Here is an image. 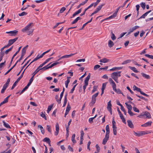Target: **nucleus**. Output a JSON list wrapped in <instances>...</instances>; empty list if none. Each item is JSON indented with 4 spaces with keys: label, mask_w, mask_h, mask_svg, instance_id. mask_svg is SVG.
Wrapping results in <instances>:
<instances>
[{
    "label": "nucleus",
    "mask_w": 153,
    "mask_h": 153,
    "mask_svg": "<svg viewBox=\"0 0 153 153\" xmlns=\"http://www.w3.org/2000/svg\"><path fill=\"white\" fill-rule=\"evenodd\" d=\"M43 141L44 142H46L47 143H48L49 145H50L51 141L49 138L48 137L45 138L43 140Z\"/></svg>",
    "instance_id": "f3484780"
},
{
    "label": "nucleus",
    "mask_w": 153,
    "mask_h": 153,
    "mask_svg": "<svg viewBox=\"0 0 153 153\" xmlns=\"http://www.w3.org/2000/svg\"><path fill=\"white\" fill-rule=\"evenodd\" d=\"M70 78H71V77H67V80L66 81H65V84H68L70 82V80L69 79Z\"/></svg>",
    "instance_id": "4d7b16f0"
},
{
    "label": "nucleus",
    "mask_w": 153,
    "mask_h": 153,
    "mask_svg": "<svg viewBox=\"0 0 153 153\" xmlns=\"http://www.w3.org/2000/svg\"><path fill=\"white\" fill-rule=\"evenodd\" d=\"M126 88L130 92L131 94H134V93L130 89L128 86H127Z\"/></svg>",
    "instance_id": "680f3d73"
},
{
    "label": "nucleus",
    "mask_w": 153,
    "mask_h": 153,
    "mask_svg": "<svg viewBox=\"0 0 153 153\" xmlns=\"http://www.w3.org/2000/svg\"><path fill=\"white\" fill-rule=\"evenodd\" d=\"M120 117L121 118V119L122 120L123 122L125 124H126V120L123 117V116L122 114H121V115H120Z\"/></svg>",
    "instance_id": "2f4dec72"
},
{
    "label": "nucleus",
    "mask_w": 153,
    "mask_h": 153,
    "mask_svg": "<svg viewBox=\"0 0 153 153\" xmlns=\"http://www.w3.org/2000/svg\"><path fill=\"white\" fill-rule=\"evenodd\" d=\"M40 59L39 57V56H38L37 57L35 58L33 61H32L30 63V64L27 66V67L31 63H32L34 61H35L37 60L38 59Z\"/></svg>",
    "instance_id": "58836bf2"
},
{
    "label": "nucleus",
    "mask_w": 153,
    "mask_h": 153,
    "mask_svg": "<svg viewBox=\"0 0 153 153\" xmlns=\"http://www.w3.org/2000/svg\"><path fill=\"white\" fill-rule=\"evenodd\" d=\"M134 132L135 135L137 137H140L149 133V132L146 133V131H139L137 132H136L134 131Z\"/></svg>",
    "instance_id": "7ed1b4c3"
},
{
    "label": "nucleus",
    "mask_w": 153,
    "mask_h": 153,
    "mask_svg": "<svg viewBox=\"0 0 153 153\" xmlns=\"http://www.w3.org/2000/svg\"><path fill=\"white\" fill-rule=\"evenodd\" d=\"M18 39V37H16L14 39H10V45L15 42Z\"/></svg>",
    "instance_id": "b1692460"
},
{
    "label": "nucleus",
    "mask_w": 153,
    "mask_h": 153,
    "mask_svg": "<svg viewBox=\"0 0 153 153\" xmlns=\"http://www.w3.org/2000/svg\"><path fill=\"white\" fill-rule=\"evenodd\" d=\"M120 109L121 110L124 112V114L125 115H126V111L125 110V109L124 108V107L123 106L122 107H121Z\"/></svg>",
    "instance_id": "e2e57ef3"
},
{
    "label": "nucleus",
    "mask_w": 153,
    "mask_h": 153,
    "mask_svg": "<svg viewBox=\"0 0 153 153\" xmlns=\"http://www.w3.org/2000/svg\"><path fill=\"white\" fill-rule=\"evenodd\" d=\"M109 138V136L105 135V138L103 139L102 143V144L103 145L105 144L108 140Z\"/></svg>",
    "instance_id": "0eeeda50"
},
{
    "label": "nucleus",
    "mask_w": 153,
    "mask_h": 153,
    "mask_svg": "<svg viewBox=\"0 0 153 153\" xmlns=\"http://www.w3.org/2000/svg\"><path fill=\"white\" fill-rule=\"evenodd\" d=\"M53 106V104H52V105H50L48 106V110H47V113H49V112L51 111V109L52 108Z\"/></svg>",
    "instance_id": "72a5a7b5"
},
{
    "label": "nucleus",
    "mask_w": 153,
    "mask_h": 153,
    "mask_svg": "<svg viewBox=\"0 0 153 153\" xmlns=\"http://www.w3.org/2000/svg\"><path fill=\"white\" fill-rule=\"evenodd\" d=\"M3 122L4 124V126L7 128H10V125L6 123L4 121H3Z\"/></svg>",
    "instance_id": "c9c22d12"
},
{
    "label": "nucleus",
    "mask_w": 153,
    "mask_h": 153,
    "mask_svg": "<svg viewBox=\"0 0 153 153\" xmlns=\"http://www.w3.org/2000/svg\"><path fill=\"white\" fill-rule=\"evenodd\" d=\"M71 107L69 103H68L67 107L66 108V111L69 112L71 109Z\"/></svg>",
    "instance_id": "c03bdc74"
},
{
    "label": "nucleus",
    "mask_w": 153,
    "mask_h": 153,
    "mask_svg": "<svg viewBox=\"0 0 153 153\" xmlns=\"http://www.w3.org/2000/svg\"><path fill=\"white\" fill-rule=\"evenodd\" d=\"M56 130L55 132V135L56 136L58 135L59 131V126L58 123H57L56 125Z\"/></svg>",
    "instance_id": "423d86ee"
},
{
    "label": "nucleus",
    "mask_w": 153,
    "mask_h": 153,
    "mask_svg": "<svg viewBox=\"0 0 153 153\" xmlns=\"http://www.w3.org/2000/svg\"><path fill=\"white\" fill-rule=\"evenodd\" d=\"M140 5L143 10H144L145 9L146 5L145 3L143 2L141 3Z\"/></svg>",
    "instance_id": "a19ab883"
},
{
    "label": "nucleus",
    "mask_w": 153,
    "mask_h": 153,
    "mask_svg": "<svg viewBox=\"0 0 153 153\" xmlns=\"http://www.w3.org/2000/svg\"><path fill=\"white\" fill-rule=\"evenodd\" d=\"M75 137V134H73L72 135V137H71V140L74 143H76V141L74 139Z\"/></svg>",
    "instance_id": "f704fd0d"
},
{
    "label": "nucleus",
    "mask_w": 153,
    "mask_h": 153,
    "mask_svg": "<svg viewBox=\"0 0 153 153\" xmlns=\"http://www.w3.org/2000/svg\"><path fill=\"white\" fill-rule=\"evenodd\" d=\"M38 127L40 128L42 133L43 134H44L45 133V130L42 126L41 125H39L38 126Z\"/></svg>",
    "instance_id": "a878e982"
},
{
    "label": "nucleus",
    "mask_w": 153,
    "mask_h": 153,
    "mask_svg": "<svg viewBox=\"0 0 153 153\" xmlns=\"http://www.w3.org/2000/svg\"><path fill=\"white\" fill-rule=\"evenodd\" d=\"M111 38L112 40H114L116 39V37L115 36L114 34L112 32H111Z\"/></svg>",
    "instance_id": "09e8293b"
},
{
    "label": "nucleus",
    "mask_w": 153,
    "mask_h": 153,
    "mask_svg": "<svg viewBox=\"0 0 153 153\" xmlns=\"http://www.w3.org/2000/svg\"><path fill=\"white\" fill-rule=\"evenodd\" d=\"M66 10V8L65 7H62L61 8V9H60L59 12L60 13H62L65 10Z\"/></svg>",
    "instance_id": "3c124183"
},
{
    "label": "nucleus",
    "mask_w": 153,
    "mask_h": 153,
    "mask_svg": "<svg viewBox=\"0 0 153 153\" xmlns=\"http://www.w3.org/2000/svg\"><path fill=\"white\" fill-rule=\"evenodd\" d=\"M145 56H146L148 57L149 58H150L153 59V56L152 55H150L148 54H146L145 55Z\"/></svg>",
    "instance_id": "603ef678"
},
{
    "label": "nucleus",
    "mask_w": 153,
    "mask_h": 153,
    "mask_svg": "<svg viewBox=\"0 0 153 153\" xmlns=\"http://www.w3.org/2000/svg\"><path fill=\"white\" fill-rule=\"evenodd\" d=\"M106 84L105 83H103L102 85V88H101V90L104 91L105 87H106Z\"/></svg>",
    "instance_id": "de8ad7c7"
},
{
    "label": "nucleus",
    "mask_w": 153,
    "mask_h": 153,
    "mask_svg": "<svg viewBox=\"0 0 153 153\" xmlns=\"http://www.w3.org/2000/svg\"><path fill=\"white\" fill-rule=\"evenodd\" d=\"M76 85H77V84H76L71 89V91L70 92V93H73V92L74 91V90L75 89V88L76 86Z\"/></svg>",
    "instance_id": "69168bd1"
},
{
    "label": "nucleus",
    "mask_w": 153,
    "mask_h": 153,
    "mask_svg": "<svg viewBox=\"0 0 153 153\" xmlns=\"http://www.w3.org/2000/svg\"><path fill=\"white\" fill-rule=\"evenodd\" d=\"M108 45L110 48H111L114 45V43L112 41L109 40L108 42Z\"/></svg>",
    "instance_id": "393cba45"
},
{
    "label": "nucleus",
    "mask_w": 153,
    "mask_h": 153,
    "mask_svg": "<svg viewBox=\"0 0 153 153\" xmlns=\"http://www.w3.org/2000/svg\"><path fill=\"white\" fill-rule=\"evenodd\" d=\"M100 66L98 65H96L94 67V70H96L98 68L100 67Z\"/></svg>",
    "instance_id": "bf43d9fd"
},
{
    "label": "nucleus",
    "mask_w": 153,
    "mask_h": 153,
    "mask_svg": "<svg viewBox=\"0 0 153 153\" xmlns=\"http://www.w3.org/2000/svg\"><path fill=\"white\" fill-rule=\"evenodd\" d=\"M25 48H23L22 50L21 56H24L26 53V50L25 49Z\"/></svg>",
    "instance_id": "c756f323"
},
{
    "label": "nucleus",
    "mask_w": 153,
    "mask_h": 153,
    "mask_svg": "<svg viewBox=\"0 0 153 153\" xmlns=\"http://www.w3.org/2000/svg\"><path fill=\"white\" fill-rule=\"evenodd\" d=\"M41 116L43 118H44L45 120H47V117L45 114L42 112V114H41Z\"/></svg>",
    "instance_id": "052dcab7"
},
{
    "label": "nucleus",
    "mask_w": 153,
    "mask_h": 153,
    "mask_svg": "<svg viewBox=\"0 0 153 153\" xmlns=\"http://www.w3.org/2000/svg\"><path fill=\"white\" fill-rule=\"evenodd\" d=\"M28 87H27V86H26L22 90V91L21 92L20 94H21L22 93H23L28 88Z\"/></svg>",
    "instance_id": "49530a36"
},
{
    "label": "nucleus",
    "mask_w": 153,
    "mask_h": 153,
    "mask_svg": "<svg viewBox=\"0 0 153 153\" xmlns=\"http://www.w3.org/2000/svg\"><path fill=\"white\" fill-rule=\"evenodd\" d=\"M21 79V78L19 77L18 78L17 80L15 81V82L13 84V86H12L11 89H13L16 86L17 83L18 82L20 79Z\"/></svg>",
    "instance_id": "9d476101"
},
{
    "label": "nucleus",
    "mask_w": 153,
    "mask_h": 153,
    "mask_svg": "<svg viewBox=\"0 0 153 153\" xmlns=\"http://www.w3.org/2000/svg\"><path fill=\"white\" fill-rule=\"evenodd\" d=\"M151 10H150L146 12L145 13L143 14L140 18V19H141V18H145V17L148 14H149V13L151 12Z\"/></svg>",
    "instance_id": "6ab92c4d"
},
{
    "label": "nucleus",
    "mask_w": 153,
    "mask_h": 153,
    "mask_svg": "<svg viewBox=\"0 0 153 153\" xmlns=\"http://www.w3.org/2000/svg\"><path fill=\"white\" fill-rule=\"evenodd\" d=\"M97 87L96 86H94L93 87V89L91 92L92 93H93L95 91H96L97 90Z\"/></svg>",
    "instance_id": "13d9d810"
},
{
    "label": "nucleus",
    "mask_w": 153,
    "mask_h": 153,
    "mask_svg": "<svg viewBox=\"0 0 153 153\" xmlns=\"http://www.w3.org/2000/svg\"><path fill=\"white\" fill-rule=\"evenodd\" d=\"M81 19V18L80 17H78L71 22V24L73 25L76 23L79 20Z\"/></svg>",
    "instance_id": "dca6fc26"
},
{
    "label": "nucleus",
    "mask_w": 153,
    "mask_h": 153,
    "mask_svg": "<svg viewBox=\"0 0 153 153\" xmlns=\"http://www.w3.org/2000/svg\"><path fill=\"white\" fill-rule=\"evenodd\" d=\"M112 105L111 103V101H109L107 104V109L108 110L111 109Z\"/></svg>",
    "instance_id": "a211bd4d"
},
{
    "label": "nucleus",
    "mask_w": 153,
    "mask_h": 153,
    "mask_svg": "<svg viewBox=\"0 0 153 153\" xmlns=\"http://www.w3.org/2000/svg\"><path fill=\"white\" fill-rule=\"evenodd\" d=\"M133 110L134 111L138 112V113L139 112V110L136 107H133Z\"/></svg>",
    "instance_id": "5fc2aeb1"
},
{
    "label": "nucleus",
    "mask_w": 153,
    "mask_h": 153,
    "mask_svg": "<svg viewBox=\"0 0 153 153\" xmlns=\"http://www.w3.org/2000/svg\"><path fill=\"white\" fill-rule=\"evenodd\" d=\"M135 30V28L134 27H133L132 28L130 29L129 30V32L128 33V34H130L131 33L133 32Z\"/></svg>",
    "instance_id": "a18cd8bd"
},
{
    "label": "nucleus",
    "mask_w": 153,
    "mask_h": 153,
    "mask_svg": "<svg viewBox=\"0 0 153 153\" xmlns=\"http://www.w3.org/2000/svg\"><path fill=\"white\" fill-rule=\"evenodd\" d=\"M67 94H66L65 95V99H64V104H63V107H65L67 101Z\"/></svg>",
    "instance_id": "5701e85b"
},
{
    "label": "nucleus",
    "mask_w": 153,
    "mask_h": 153,
    "mask_svg": "<svg viewBox=\"0 0 153 153\" xmlns=\"http://www.w3.org/2000/svg\"><path fill=\"white\" fill-rule=\"evenodd\" d=\"M125 104L126 105L128 111L131 110L132 109V106L131 105L128 104L127 102H126Z\"/></svg>",
    "instance_id": "cd10ccee"
},
{
    "label": "nucleus",
    "mask_w": 153,
    "mask_h": 153,
    "mask_svg": "<svg viewBox=\"0 0 153 153\" xmlns=\"http://www.w3.org/2000/svg\"><path fill=\"white\" fill-rule=\"evenodd\" d=\"M121 71L114 72L111 74V78L117 82L118 83V77L121 76Z\"/></svg>",
    "instance_id": "f257e3e1"
},
{
    "label": "nucleus",
    "mask_w": 153,
    "mask_h": 153,
    "mask_svg": "<svg viewBox=\"0 0 153 153\" xmlns=\"http://www.w3.org/2000/svg\"><path fill=\"white\" fill-rule=\"evenodd\" d=\"M128 113L131 116H133L135 114L131 111V110L128 111Z\"/></svg>",
    "instance_id": "0e129e2a"
},
{
    "label": "nucleus",
    "mask_w": 153,
    "mask_h": 153,
    "mask_svg": "<svg viewBox=\"0 0 153 153\" xmlns=\"http://www.w3.org/2000/svg\"><path fill=\"white\" fill-rule=\"evenodd\" d=\"M113 133L114 135H116L117 134V127L116 126L112 127Z\"/></svg>",
    "instance_id": "7c9ffc66"
},
{
    "label": "nucleus",
    "mask_w": 153,
    "mask_h": 153,
    "mask_svg": "<svg viewBox=\"0 0 153 153\" xmlns=\"http://www.w3.org/2000/svg\"><path fill=\"white\" fill-rule=\"evenodd\" d=\"M111 84L113 88V89L114 91L116 90V85L115 82Z\"/></svg>",
    "instance_id": "37998d69"
},
{
    "label": "nucleus",
    "mask_w": 153,
    "mask_h": 153,
    "mask_svg": "<svg viewBox=\"0 0 153 153\" xmlns=\"http://www.w3.org/2000/svg\"><path fill=\"white\" fill-rule=\"evenodd\" d=\"M96 148L97 149V153H98L99 152L100 150V147L98 144H97L96 145Z\"/></svg>",
    "instance_id": "6e6d98bb"
},
{
    "label": "nucleus",
    "mask_w": 153,
    "mask_h": 153,
    "mask_svg": "<svg viewBox=\"0 0 153 153\" xmlns=\"http://www.w3.org/2000/svg\"><path fill=\"white\" fill-rule=\"evenodd\" d=\"M114 91L116 92L118 94H121V92L119 89H116V90H114Z\"/></svg>",
    "instance_id": "774afa93"
},
{
    "label": "nucleus",
    "mask_w": 153,
    "mask_h": 153,
    "mask_svg": "<svg viewBox=\"0 0 153 153\" xmlns=\"http://www.w3.org/2000/svg\"><path fill=\"white\" fill-rule=\"evenodd\" d=\"M131 62L130 60L128 59L123 61L122 63V65H125L130 63Z\"/></svg>",
    "instance_id": "4c0bfd02"
},
{
    "label": "nucleus",
    "mask_w": 153,
    "mask_h": 153,
    "mask_svg": "<svg viewBox=\"0 0 153 153\" xmlns=\"http://www.w3.org/2000/svg\"><path fill=\"white\" fill-rule=\"evenodd\" d=\"M152 122V121H149L146 123L143 124L141 125L142 127H147L150 126L151 125Z\"/></svg>",
    "instance_id": "9b49d317"
},
{
    "label": "nucleus",
    "mask_w": 153,
    "mask_h": 153,
    "mask_svg": "<svg viewBox=\"0 0 153 153\" xmlns=\"http://www.w3.org/2000/svg\"><path fill=\"white\" fill-rule=\"evenodd\" d=\"M141 74L143 77L146 79H149L150 78V77L149 75H147L143 73H142Z\"/></svg>",
    "instance_id": "2eb2a0df"
},
{
    "label": "nucleus",
    "mask_w": 153,
    "mask_h": 153,
    "mask_svg": "<svg viewBox=\"0 0 153 153\" xmlns=\"http://www.w3.org/2000/svg\"><path fill=\"white\" fill-rule=\"evenodd\" d=\"M104 5V4H102L101 5L98 6L97 7L96 9V10H97L98 12L101 9L102 7Z\"/></svg>",
    "instance_id": "473e14b6"
},
{
    "label": "nucleus",
    "mask_w": 153,
    "mask_h": 153,
    "mask_svg": "<svg viewBox=\"0 0 153 153\" xmlns=\"http://www.w3.org/2000/svg\"><path fill=\"white\" fill-rule=\"evenodd\" d=\"M18 33V31L15 30L13 31H10V36H15Z\"/></svg>",
    "instance_id": "39448f33"
},
{
    "label": "nucleus",
    "mask_w": 153,
    "mask_h": 153,
    "mask_svg": "<svg viewBox=\"0 0 153 153\" xmlns=\"http://www.w3.org/2000/svg\"><path fill=\"white\" fill-rule=\"evenodd\" d=\"M88 0H85L84 1L82 2L81 4H80V5H82V6L83 5L87 2Z\"/></svg>",
    "instance_id": "338daca9"
},
{
    "label": "nucleus",
    "mask_w": 153,
    "mask_h": 153,
    "mask_svg": "<svg viewBox=\"0 0 153 153\" xmlns=\"http://www.w3.org/2000/svg\"><path fill=\"white\" fill-rule=\"evenodd\" d=\"M117 14H116L115 13H114L111 16H110L108 17L107 18L105 19L106 20V19H112V18H115L117 16Z\"/></svg>",
    "instance_id": "c85d7f7f"
},
{
    "label": "nucleus",
    "mask_w": 153,
    "mask_h": 153,
    "mask_svg": "<svg viewBox=\"0 0 153 153\" xmlns=\"http://www.w3.org/2000/svg\"><path fill=\"white\" fill-rule=\"evenodd\" d=\"M128 125V126L131 128H134V126L133 123L131 120H127Z\"/></svg>",
    "instance_id": "f8f14e48"
},
{
    "label": "nucleus",
    "mask_w": 153,
    "mask_h": 153,
    "mask_svg": "<svg viewBox=\"0 0 153 153\" xmlns=\"http://www.w3.org/2000/svg\"><path fill=\"white\" fill-rule=\"evenodd\" d=\"M110 60L109 59H107L106 58H103L102 59H101L100 62H103L104 63H106L107 62H109Z\"/></svg>",
    "instance_id": "ddd939ff"
},
{
    "label": "nucleus",
    "mask_w": 153,
    "mask_h": 153,
    "mask_svg": "<svg viewBox=\"0 0 153 153\" xmlns=\"http://www.w3.org/2000/svg\"><path fill=\"white\" fill-rule=\"evenodd\" d=\"M47 129L48 131L50 133H51V126H50L47 125Z\"/></svg>",
    "instance_id": "8fccbe9b"
},
{
    "label": "nucleus",
    "mask_w": 153,
    "mask_h": 153,
    "mask_svg": "<svg viewBox=\"0 0 153 153\" xmlns=\"http://www.w3.org/2000/svg\"><path fill=\"white\" fill-rule=\"evenodd\" d=\"M9 46H10V40H9L8 41V44L7 45L4 46V47H3L1 49V52L0 53V57L2 58L3 57L4 54V53L3 52V51L5 48L8 47Z\"/></svg>",
    "instance_id": "20e7f679"
},
{
    "label": "nucleus",
    "mask_w": 153,
    "mask_h": 153,
    "mask_svg": "<svg viewBox=\"0 0 153 153\" xmlns=\"http://www.w3.org/2000/svg\"><path fill=\"white\" fill-rule=\"evenodd\" d=\"M27 13L25 12H23L19 14V16H22L24 15H27Z\"/></svg>",
    "instance_id": "79ce46f5"
},
{
    "label": "nucleus",
    "mask_w": 153,
    "mask_h": 153,
    "mask_svg": "<svg viewBox=\"0 0 153 153\" xmlns=\"http://www.w3.org/2000/svg\"><path fill=\"white\" fill-rule=\"evenodd\" d=\"M90 74L89 73L87 77L85 78V84L86 85L88 84V81L90 79Z\"/></svg>",
    "instance_id": "6e6552de"
},
{
    "label": "nucleus",
    "mask_w": 153,
    "mask_h": 153,
    "mask_svg": "<svg viewBox=\"0 0 153 153\" xmlns=\"http://www.w3.org/2000/svg\"><path fill=\"white\" fill-rule=\"evenodd\" d=\"M129 68L135 73H138V71L134 67L129 66Z\"/></svg>",
    "instance_id": "bb28decb"
},
{
    "label": "nucleus",
    "mask_w": 153,
    "mask_h": 153,
    "mask_svg": "<svg viewBox=\"0 0 153 153\" xmlns=\"http://www.w3.org/2000/svg\"><path fill=\"white\" fill-rule=\"evenodd\" d=\"M136 91H137L138 92H139L140 93L142 94V95H143L145 96L146 97H149V95H148L147 94H146L143 92L141 91V89L140 88H138L137 89V90Z\"/></svg>",
    "instance_id": "1a4fd4ad"
},
{
    "label": "nucleus",
    "mask_w": 153,
    "mask_h": 153,
    "mask_svg": "<svg viewBox=\"0 0 153 153\" xmlns=\"http://www.w3.org/2000/svg\"><path fill=\"white\" fill-rule=\"evenodd\" d=\"M75 53H71L69 55H66L65 56H62V58H68L70 57L71 56H72L74 55Z\"/></svg>",
    "instance_id": "aec40b11"
},
{
    "label": "nucleus",
    "mask_w": 153,
    "mask_h": 153,
    "mask_svg": "<svg viewBox=\"0 0 153 153\" xmlns=\"http://www.w3.org/2000/svg\"><path fill=\"white\" fill-rule=\"evenodd\" d=\"M105 129L106 131V133L105 135H109V133H110V131H109V126L108 125H106V127H105Z\"/></svg>",
    "instance_id": "4468645a"
},
{
    "label": "nucleus",
    "mask_w": 153,
    "mask_h": 153,
    "mask_svg": "<svg viewBox=\"0 0 153 153\" xmlns=\"http://www.w3.org/2000/svg\"><path fill=\"white\" fill-rule=\"evenodd\" d=\"M98 94H99L98 92L95 94H94L92 96V98L94 99H96V98L98 96Z\"/></svg>",
    "instance_id": "864d4df0"
},
{
    "label": "nucleus",
    "mask_w": 153,
    "mask_h": 153,
    "mask_svg": "<svg viewBox=\"0 0 153 153\" xmlns=\"http://www.w3.org/2000/svg\"><path fill=\"white\" fill-rule=\"evenodd\" d=\"M40 70V69L39 68H38L37 69L34 71V72L32 74V75L34 76Z\"/></svg>",
    "instance_id": "e433bc0d"
},
{
    "label": "nucleus",
    "mask_w": 153,
    "mask_h": 153,
    "mask_svg": "<svg viewBox=\"0 0 153 153\" xmlns=\"http://www.w3.org/2000/svg\"><path fill=\"white\" fill-rule=\"evenodd\" d=\"M33 26V23H30L24 28L22 30V32H25L27 30H29L32 27V26Z\"/></svg>",
    "instance_id": "f03ea898"
},
{
    "label": "nucleus",
    "mask_w": 153,
    "mask_h": 153,
    "mask_svg": "<svg viewBox=\"0 0 153 153\" xmlns=\"http://www.w3.org/2000/svg\"><path fill=\"white\" fill-rule=\"evenodd\" d=\"M143 115L146 116V117L148 118H150L151 117V115L147 111L144 112Z\"/></svg>",
    "instance_id": "412c9836"
},
{
    "label": "nucleus",
    "mask_w": 153,
    "mask_h": 153,
    "mask_svg": "<svg viewBox=\"0 0 153 153\" xmlns=\"http://www.w3.org/2000/svg\"><path fill=\"white\" fill-rule=\"evenodd\" d=\"M59 97L58 95H56L55 96V99L56 100V101L59 103H61V101H60V99L59 100L58 99Z\"/></svg>",
    "instance_id": "ea45409f"
},
{
    "label": "nucleus",
    "mask_w": 153,
    "mask_h": 153,
    "mask_svg": "<svg viewBox=\"0 0 153 153\" xmlns=\"http://www.w3.org/2000/svg\"><path fill=\"white\" fill-rule=\"evenodd\" d=\"M9 82H10V79L8 78L7 79V80L6 82V83L4 85L3 88H4L6 89L9 84Z\"/></svg>",
    "instance_id": "4be33fe9"
}]
</instances>
